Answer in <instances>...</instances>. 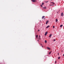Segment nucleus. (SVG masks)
I'll list each match as a JSON object with an SVG mask.
<instances>
[{"label": "nucleus", "instance_id": "nucleus-1", "mask_svg": "<svg viewBox=\"0 0 64 64\" xmlns=\"http://www.w3.org/2000/svg\"><path fill=\"white\" fill-rule=\"evenodd\" d=\"M64 16V14H63V12H62L61 14V16Z\"/></svg>", "mask_w": 64, "mask_h": 64}, {"label": "nucleus", "instance_id": "nucleus-2", "mask_svg": "<svg viewBox=\"0 0 64 64\" xmlns=\"http://www.w3.org/2000/svg\"><path fill=\"white\" fill-rule=\"evenodd\" d=\"M48 33V32H46L45 33V36H46L47 34V33Z\"/></svg>", "mask_w": 64, "mask_h": 64}, {"label": "nucleus", "instance_id": "nucleus-3", "mask_svg": "<svg viewBox=\"0 0 64 64\" xmlns=\"http://www.w3.org/2000/svg\"><path fill=\"white\" fill-rule=\"evenodd\" d=\"M32 1L33 2H35L36 1L35 0H32Z\"/></svg>", "mask_w": 64, "mask_h": 64}, {"label": "nucleus", "instance_id": "nucleus-4", "mask_svg": "<svg viewBox=\"0 0 64 64\" xmlns=\"http://www.w3.org/2000/svg\"><path fill=\"white\" fill-rule=\"evenodd\" d=\"M49 22V21L48 20L46 22V24H47V23H48V22Z\"/></svg>", "mask_w": 64, "mask_h": 64}, {"label": "nucleus", "instance_id": "nucleus-5", "mask_svg": "<svg viewBox=\"0 0 64 64\" xmlns=\"http://www.w3.org/2000/svg\"><path fill=\"white\" fill-rule=\"evenodd\" d=\"M44 18H45V16H43L42 17V18L43 19Z\"/></svg>", "mask_w": 64, "mask_h": 64}, {"label": "nucleus", "instance_id": "nucleus-6", "mask_svg": "<svg viewBox=\"0 0 64 64\" xmlns=\"http://www.w3.org/2000/svg\"><path fill=\"white\" fill-rule=\"evenodd\" d=\"M49 27H50V26H48L46 27V28H49Z\"/></svg>", "mask_w": 64, "mask_h": 64}, {"label": "nucleus", "instance_id": "nucleus-7", "mask_svg": "<svg viewBox=\"0 0 64 64\" xmlns=\"http://www.w3.org/2000/svg\"><path fill=\"white\" fill-rule=\"evenodd\" d=\"M47 48L49 50H50V48L49 47H47Z\"/></svg>", "mask_w": 64, "mask_h": 64}, {"label": "nucleus", "instance_id": "nucleus-8", "mask_svg": "<svg viewBox=\"0 0 64 64\" xmlns=\"http://www.w3.org/2000/svg\"><path fill=\"white\" fill-rule=\"evenodd\" d=\"M51 36H52V34H50V35L49 36V37H51Z\"/></svg>", "mask_w": 64, "mask_h": 64}, {"label": "nucleus", "instance_id": "nucleus-9", "mask_svg": "<svg viewBox=\"0 0 64 64\" xmlns=\"http://www.w3.org/2000/svg\"><path fill=\"white\" fill-rule=\"evenodd\" d=\"M43 8H44V9H46V7H44Z\"/></svg>", "mask_w": 64, "mask_h": 64}, {"label": "nucleus", "instance_id": "nucleus-10", "mask_svg": "<svg viewBox=\"0 0 64 64\" xmlns=\"http://www.w3.org/2000/svg\"><path fill=\"white\" fill-rule=\"evenodd\" d=\"M62 26H63V25L62 24L60 25V27H62Z\"/></svg>", "mask_w": 64, "mask_h": 64}, {"label": "nucleus", "instance_id": "nucleus-11", "mask_svg": "<svg viewBox=\"0 0 64 64\" xmlns=\"http://www.w3.org/2000/svg\"><path fill=\"white\" fill-rule=\"evenodd\" d=\"M44 42L45 43H47V40H45L44 41Z\"/></svg>", "mask_w": 64, "mask_h": 64}, {"label": "nucleus", "instance_id": "nucleus-12", "mask_svg": "<svg viewBox=\"0 0 64 64\" xmlns=\"http://www.w3.org/2000/svg\"><path fill=\"white\" fill-rule=\"evenodd\" d=\"M56 22H57V21H58V20H57V19H56Z\"/></svg>", "mask_w": 64, "mask_h": 64}, {"label": "nucleus", "instance_id": "nucleus-13", "mask_svg": "<svg viewBox=\"0 0 64 64\" xmlns=\"http://www.w3.org/2000/svg\"><path fill=\"white\" fill-rule=\"evenodd\" d=\"M51 3H52V4H55L53 2H51Z\"/></svg>", "mask_w": 64, "mask_h": 64}, {"label": "nucleus", "instance_id": "nucleus-14", "mask_svg": "<svg viewBox=\"0 0 64 64\" xmlns=\"http://www.w3.org/2000/svg\"><path fill=\"white\" fill-rule=\"evenodd\" d=\"M51 51L50 52H49V54H51Z\"/></svg>", "mask_w": 64, "mask_h": 64}, {"label": "nucleus", "instance_id": "nucleus-15", "mask_svg": "<svg viewBox=\"0 0 64 64\" xmlns=\"http://www.w3.org/2000/svg\"><path fill=\"white\" fill-rule=\"evenodd\" d=\"M60 57H59L58 58V59H60Z\"/></svg>", "mask_w": 64, "mask_h": 64}, {"label": "nucleus", "instance_id": "nucleus-16", "mask_svg": "<svg viewBox=\"0 0 64 64\" xmlns=\"http://www.w3.org/2000/svg\"><path fill=\"white\" fill-rule=\"evenodd\" d=\"M36 38H38V35H37L36 36Z\"/></svg>", "mask_w": 64, "mask_h": 64}, {"label": "nucleus", "instance_id": "nucleus-17", "mask_svg": "<svg viewBox=\"0 0 64 64\" xmlns=\"http://www.w3.org/2000/svg\"><path fill=\"white\" fill-rule=\"evenodd\" d=\"M56 41V40H55V39H54L53 41Z\"/></svg>", "mask_w": 64, "mask_h": 64}, {"label": "nucleus", "instance_id": "nucleus-18", "mask_svg": "<svg viewBox=\"0 0 64 64\" xmlns=\"http://www.w3.org/2000/svg\"><path fill=\"white\" fill-rule=\"evenodd\" d=\"M53 28H55V26H53Z\"/></svg>", "mask_w": 64, "mask_h": 64}, {"label": "nucleus", "instance_id": "nucleus-19", "mask_svg": "<svg viewBox=\"0 0 64 64\" xmlns=\"http://www.w3.org/2000/svg\"><path fill=\"white\" fill-rule=\"evenodd\" d=\"M39 39V40H40V39H41V38H38V39Z\"/></svg>", "mask_w": 64, "mask_h": 64}, {"label": "nucleus", "instance_id": "nucleus-20", "mask_svg": "<svg viewBox=\"0 0 64 64\" xmlns=\"http://www.w3.org/2000/svg\"><path fill=\"white\" fill-rule=\"evenodd\" d=\"M50 6H53V5H54L50 4Z\"/></svg>", "mask_w": 64, "mask_h": 64}, {"label": "nucleus", "instance_id": "nucleus-21", "mask_svg": "<svg viewBox=\"0 0 64 64\" xmlns=\"http://www.w3.org/2000/svg\"><path fill=\"white\" fill-rule=\"evenodd\" d=\"M42 5H44V3H42Z\"/></svg>", "mask_w": 64, "mask_h": 64}, {"label": "nucleus", "instance_id": "nucleus-22", "mask_svg": "<svg viewBox=\"0 0 64 64\" xmlns=\"http://www.w3.org/2000/svg\"><path fill=\"white\" fill-rule=\"evenodd\" d=\"M40 6H41V7H42V5H40Z\"/></svg>", "mask_w": 64, "mask_h": 64}, {"label": "nucleus", "instance_id": "nucleus-23", "mask_svg": "<svg viewBox=\"0 0 64 64\" xmlns=\"http://www.w3.org/2000/svg\"><path fill=\"white\" fill-rule=\"evenodd\" d=\"M39 38H40V36H39Z\"/></svg>", "mask_w": 64, "mask_h": 64}, {"label": "nucleus", "instance_id": "nucleus-24", "mask_svg": "<svg viewBox=\"0 0 64 64\" xmlns=\"http://www.w3.org/2000/svg\"><path fill=\"white\" fill-rule=\"evenodd\" d=\"M55 63H56V61H55Z\"/></svg>", "mask_w": 64, "mask_h": 64}, {"label": "nucleus", "instance_id": "nucleus-25", "mask_svg": "<svg viewBox=\"0 0 64 64\" xmlns=\"http://www.w3.org/2000/svg\"><path fill=\"white\" fill-rule=\"evenodd\" d=\"M42 44H40V45H42Z\"/></svg>", "mask_w": 64, "mask_h": 64}, {"label": "nucleus", "instance_id": "nucleus-26", "mask_svg": "<svg viewBox=\"0 0 64 64\" xmlns=\"http://www.w3.org/2000/svg\"><path fill=\"white\" fill-rule=\"evenodd\" d=\"M58 55H59V53H58Z\"/></svg>", "mask_w": 64, "mask_h": 64}, {"label": "nucleus", "instance_id": "nucleus-27", "mask_svg": "<svg viewBox=\"0 0 64 64\" xmlns=\"http://www.w3.org/2000/svg\"><path fill=\"white\" fill-rule=\"evenodd\" d=\"M47 2H46V3H47Z\"/></svg>", "mask_w": 64, "mask_h": 64}, {"label": "nucleus", "instance_id": "nucleus-28", "mask_svg": "<svg viewBox=\"0 0 64 64\" xmlns=\"http://www.w3.org/2000/svg\"><path fill=\"white\" fill-rule=\"evenodd\" d=\"M38 31H40V30H38Z\"/></svg>", "mask_w": 64, "mask_h": 64}, {"label": "nucleus", "instance_id": "nucleus-29", "mask_svg": "<svg viewBox=\"0 0 64 64\" xmlns=\"http://www.w3.org/2000/svg\"><path fill=\"white\" fill-rule=\"evenodd\" d=\"M42 47H43V46H42Z\"/></svg>", "mask_w": 64, "mask_h": 64}, {"label": "nucleus", "instance_id": "nucleus-30", "mask_svg": "<svg viewBox=\"0 0 64 64\" xmlns=\"http://www.w3.org/2000/svg\"><path fill=\"white\" fill-rule=\"evenodd\" d=\"M38 41H39V40H38Z\"/></svg>", "mask_w": 64, "mask_h": 64}, {"label": "nucleus", "instance_id": "nucleus-31", "mask_svg": "<svg viewBox=\"0 0 64 64\" xmlns=\"http://www.w3.org/2000/svg\"><path fill=\"white\" fill-rule=\"evenodd\" d=\"M41 46H42V45H41Z\"/></svg>", "mask_w": 64, "mask_h": 64}, {"label": "nucleus", "instance_id": "nucleus-32", "mask_svg": "<svg viewBox=\"0 0 64 64\" xmlns=\"http://www.w3.org/2000/svg\"><path fill=\"white\" fill-rule=\"evenodd\" d=\"M44 19H45V18H44Z\"/></svg>", "mask_w": 64, "mask_h": 64}]
</instances>
